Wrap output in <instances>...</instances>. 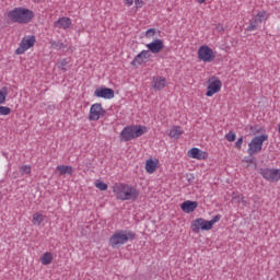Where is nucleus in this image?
<instances>
[{"instance_id": "f257e3e1", "label": "nucleus", "mask_w": 280, "mask_h": 280, "mask_svg": "<svg viewBox=\"0 0 280 280\" xmlns=\"http://www.w3.org/2000/svg\"><path fill=\"white\" fill-rule=\"evenodd\" d=\"M113 192L115 194L116 199L121 200L122 202L127 200L136 202V200H139L140 196L139 189L128 184H115L113 186Z\"/></svg>"}, {"instance_id": "f03ea898", "label": "nucleus", "mask_w": 280, "mask_h": 280, "mask_svg": "<svg viewBox=\"0 0 280 280\" xmlns=\"http://www.w3.org/2000/svg\"><path fill=\"white\" fill-rule=\"evenodd\" d=\"M8 19L11 23L27 25V23H32V20L34 19V11L23 7H18L8 12Z\"/></svg>"}, {"instance_id": "7ed1b4c3", "label": "nucleus", "mask_w": 280, "mask_h": 280, "mask_svg": "<svg viewBox=\"0 0 280 280\" xmlns=\"http://www.w3.org/2000/svg\"><path fill=\"white\" fill-rule=\"evenodd\" d=\"M137 233L132 231H124L119 230L116 231L109 238V246L112 248H119V246H124V244H127L128 242H132V240H136Z\"/></svg>"}, {"instance_id": "20e7f679", "label": "nucleus", "mask_w": 280, "mask_h": 280, "mask_svg": "<svg viewBox=\"0 0 280 280\" xmlns=\"http://www.w3.org/2000/svg\"><path fill=\"white\" fill-rule=\"evenodd\" d=\"M148 132V127L141 125H132L125 127L120 132V141H132L138 137H143Z\"/></svg>"}, {"instance_id": "39448f33", "label": "nucleus", "mask_w": 280, "mask_h": 280, "mask_svg": "<svg viewBox=\"0 0 280 280\" xmlns=\"http://www.w3.org/2000/svg\"><path fill=\"white\" fill-rule=\"evenodd\" d=\"M264 141H268V135H260L254 137L248 144L247 154H249V156H255V154H259V152L264 148Z\"/></svg>"}, {"instance_id": "423d86ee", "label": "nucleus", "mask_w": 280, "mask_h": 280, "mask_svg": "<svg viewBox=\"0 0 280 280\" xmlns=\"http://www.w3.org/2000/svg\"><path fill=\"white\" fill-rule=\"evenodd\" d=\"M36 45V36L30 35L26 37H23L20 46L18 49H15L16 56H23V52L27 51V49H31V47H34Z\"/></svg>"}, {"instance_id": "0eeeda50", "label": "nucleus", "mask_w": 280, "mask_h": 280, "mask_svg": "<svg viewBox=\"0 0 280 280\" xmlns=\"http://www.w3.org/2000/svg\"><path fill=\"white\" fill-rule=\"evenodd\" d=\"M260 175L269 183H279L280 168H260Z\"/></svg>"}, {"instance_id": "6e6552de", "label": "nucleus", "mask_w": 280, "mask_h": 280, "mask_svg": "<svg viewBox=\"0 0 280 280\" xmlns=\"http://www.w3.org/2000/svg\"><path fill=\"white\" fill-rule=\"evenodd\" d=\"M198 58L202 62H213L215 60V52L209 46H201L198 50Z\"/></svg>"}, {"instance_id": "1a4fd4ad", "label": "nucleus", "mask_w": 280, "mask_h": 280, "mask_svg": "<svg viewBox=\"0 0 280 280\" xmlns=\"http://www.w3.org/2000/svg\"><path fill=\"white\" fill-rule=\"evenodd\" d=\"M200 229L201 231H211L213 228L211 226V223L203 218L195 219L191 222L192 233H200Z\"/></svg>"}, {"instance_id": "9d476101", "label": "nucleus", "mask_w": 280, "mask_h": 280, "mask_svg": "<svg viewBox=\"0 0 280 280\" xmlns=\"http://www.w3.org/2000/svg\"><path fill=\"white\" fill-rule=\"evenodd\" d=\"M209 85L207 88V97H213L215 93H220V90L222 89V81L215 77H212L209 80Z\"/></svg>"}, {"instance_id": "9b49d317", "label": "nucleus", "mask_w": 280, "mask_h": 280, "mask_svg": "<svg viewBox=\"0 0 280 280\" xmlns=\"http://www.w3.org/2000/svg\"><path fill=\"white\" fill-rule=\"evenodd\" d=\"M106 115V109L102 108V103H95L90 108V121H97L100 117Z\"/></svg>"}, {"instance_id": "f8f14e48", "label": "nucleus", "mask_w": 280, "mask_h": 280, "mask_svg": "<svg viewBox=\"0 0 280 280\" xmlns=\"http://www.w3.org/2000/svg\"><path fill=\"white\" fill-rule=\"evenodd\" d=\"M95 97H102L103 100H113L115 97V91L110 88H97L94 91Z\"/></svg>"}, {"instance_id": "ddd939ff", "label": "nucleus", "mask_w": 280, "mask_h": 280, "mask_svg": "<svg viewBox=\"0 0 280 280\" xmlns=\"http://www.w3.org/2000/svg\"><path fill=\"white\" fill-rule=\"evenodd\" d=\"M264 21H266V12H259L255 19L250 21L249 25L247 26V32H255V30H257V27H259Z\"/></svg>"}, {"instance_id": "4468645a", "label": "nucleus", "mask_w": 280, "mask_h": 280, "mask_svg": "<svg viewBox=\"0 0 280 280\" xmlns=\"http://www.w3.org/2000/svg\"><path fill=\"white\" fill-rule=\"evenodd\" d=\"M188 156L190 159H197V161H207V159H209V153L198 148H192L188 151Z\"/></svg>"}, {"instance_id": "2eb2a0df", "label": "nucleus", "mask_w": 280, "mask_h": 280, "mask_svg": "<svg viewBox=\"0 0 280 280\" xmlns=\"http://www.w3.org/2000/svg\"><path fill=\"white\" fill-rule=\"evenodd\" d=\"M165 44H163V39H154L153 42L147 44V49L151 51V54H161Z\"/></svg>"}, {"instance_id": "dca6fc26", "label": "nucleus", "mask_w": 280, "mask_h": 280, "mask_svg": "<svg viewBox=\"0 0 280 280\" xmlns=\"http://www.w3.org/2000/svg\"><path fill=\"white\" fill-rule=\"evenodd\" d=\"M148 58H150V50H142L133 58L130 65L131 67H137V65L141 66L145 60H148Z\"/></svg>"}, {"instance_id": "f3484780", "label": "nucleus", "mask_w": 280, "mask_h": 280, "mask_svg": "<svg viewBox=\"0 0 280 280\" xmlns=\"http://www.w3.org/2000/svg\"><path fill=\"white\" fill-rule=\"evenodd\" d=\"M180 209L182 211H184V213H194V210L198 209V201H191V200L184 201L180 205Z\"/></svg>"}, {"instance_id": "a211bd4d", "label": "nucleus", "mask_w": 280, "mask_h": 280, "mask_svg": "<svg viewBox=\"0 0 280 280\" xmlns=\"http://www.w3.org/2000/svg\"><path fill=\"white\" fill-rule=\"evenodd\" d=\"M54 27H58L59 30H69V27H71V19L60 18L54 23Z\"/></svg>"}, {"instance_id": "6ab92c4d", "label": "nucleus", "mask_w": 280, "mask_h": 280, "mask_svg": "<svg viewBox=\"0 0 280 280\" xmlns=\"http://www.w3.org/2000/svg\"><path fill=\"white\" fill-rule=\"evenodd\" d=\"M166 84H167V80H165V78L163 77L153 78V88L155 89V91H163Z\"/></svg>"}, {"instance_id": "aec40b11", "label": "nucleus", "mask_w": 280, "mask_h": 280, "mask_svg": "<svg viewBox=\"0 0 280 280\" xmlns=\"http://www.w3.org/2000/svg\"><path fill=\"white\" fill-rule=\"evenodd\" d=\"M69 62H71L70 58L59 59V61L57 62V68L59 69V71L67 73V71H69Z\"/></svg>"}, {"instance_id": "412c9836", "label": "nucleus", "mask_w": 280, "mask_h": 280, "mask_svg": "<svg viewBox=\"0 0 280 280\" xmlns=\"http://www.w3.org/2000/svg\"><path fill=\"white\" fill-rule=\"evenodd\" d=\"M57 172H59L60 176H65L66 174H68V176H72L73 175V166L58 165Z\"/></svg>"}, {"instance_id": "4be33fe9", "label": "nucleus", "mask_w": 280, "mask_h": 280, "mask_svg": "<svg viewBox=\"0 0 280 280\" xmlns=\"http://www.w3.org/2000/svg\"><path fill=\"white\" fill-rule=\"evenodd\" d=\"M156 165H159V163L154 162V160L152 159L147 160L145 170L148 174H154V172H156Z\"/></svg>"}, {"instance_id": "5701e85b", "label": "nucleus", "mask_w": 280, "mask_h": 280, "mask_svg": "<svg viewBox=\"0 0 280 280\" xmlns=\"http://www.w3.org/2000/svg\"><path fill=\"white\" fill-rule=\"evenodd\" d=\"M40 261H42L43 266H49V264H51V261H54V254H51L49 252L43 254Z\"/></svg>"}, {"instance_id": "b1692460", "label": "nucleus", "mask_w": 280, "mask_h": 280, "mask_svg": "<svg viewBox=\"0 0 280 280\" xmlns=\"http://www.w3.org/2000/svg\"><path fill=\"white\" fill-rule=\"evenodd\" d=\"M180 135H183V130L180 129V126L173 127L168 132V136L172 137V139H178Z\"/></svg>"}, {"instance_id": "393cba45", "label": "nucleus", "mask_w": 280, "mask_h": 280, "mask_svg": "<svg viewBox=\"0 0 280 280\" xmlns=\"http://www.w3.org/2000/svg\"><path fill=\"white\" fill-rule=\"evenodd\" d=\"M51 49H55L56 51H60V49L65 48V44L62 40H50Z\"/></svg>"}, {"instance_id": "a878e982", "label": "nucleus", "mask_w": 280, "mask_h": 280, "mask_svg": "<svg viewBox=\"0 0 280 280\" xmlns=\"http://www.w3.org/2000/svg\"><path fill=\"white\" fill-rule=\"evenodd\" d=\"M7 97H8V88L3 86L0 90V104H5Z\"/></svg>"}, {"instance_id": "bb28decb", "label": "nucleus", "mask_w": 280, "mask_h": 280, "mask_svg": "<svg viewBox=\"0 0 280 280\" xmlns=\"http://www.w3.org/2000/svg\"><path fill=\"white\" fill-rule=\"evenodd\" d=\"M42 223H43V214L35 213L33 215V224H35L36 226H40Z\"/></svg>"}, {"instance_id": "cd10ccee", "label": "nucleus", "mask_w": 280, "mask_h": 280, "mask_svg": "<svg viewBox=\"0 0 280 280\" xmlns=\"http://www.w3.org/2000/svg\"><path fill=\"white\" fill-rule=\"evenodd\" d=\"M95 188L100 189V191H106V189H108V184H106L104 182H96Z\"/></svg>"}, {"instance_id": "c85d7f7f", "label": "nucleus", "mask_w": 280, "mask_h": 280, "mask_svg": "<svg viewBox=\"0 0 280 280\" xmlns=\"http://www.w3.org/2000/svg\"><path fill=\"white\" fill-rule=\"evenodd\" d=\"M236 137H237V136H236L235 132H233V131H230L229 133L225 135L226 141H230V143H232L233 141H235Z\"/></svg>"}, {"instance_id": "c756f323", "label": "nucleus", "mask_w": 280, "mask_h": 280, "mask_svg": "<svg viewBox=\"0 0 280 280\" xmlns=\"http://www.w3.org/2000/svg\"><path fill=\"white\" fill-rule=\"evenodd\" d=\"M10 113H12V109L10 107L0 105V115L5 116V115H10Z\"/></svg>"}, {"instance_id": "7c9ffc66", "label": "nucleus", "mask_w": 280, "mask_h": 280, "mask_svg": "<svg viewBox=\"0 0 280 280\" xmlns=\"http://www.w3.org/2000/svg\"><path fill=\"white\" fill-rule=\"evenodd\" d=\"M243 163H249L252 165H257V159L255 158H249V156H245L243 159Z\"/></svg>"}, {"instance_id": "2f4dec72", "label": "nucleus", "mask_w": 280, "mask_h": 280, "mask_svg": "<svg viewBox=\"0 0 280 280\" xmlns=\"http://www.w3.org/2000/svg\"><path fill=\"white\" fill-rule=\"evenodd\" d=\"M220 220H222V215L221 214H217L214 215L209 222H210V226L213 228V224H215L217 222H220Z\"/></svg>"}, {"instance_id": "473e14b6", "label": "nucleus", "mask_w": 280, "mask_h": 280, "mask_svg": "<svg viewBox=\"0 0 280 280\" xmlns=\"http://www.w3.org/2000/svg\"><path fill=\"white\" fill-rule=\"evenodd\" d=\"M155 34H156V30H154V28H149V30L145 32L147 38H152V36H154Z\"/></svg>"}, {"instance_id": "72a5a7b5", "label": "nucleus", "mask_w": 280, "mask_h": 280, "mask_svg": "<svg viewBox=\"0 0 280 280\" xmlns=\"http://www.w3.org/2000/svg\"><path fill=\"white\" fill-rule=\"evenodd\" d=\"M242 143H244V137L238 138L235 142L236 150H242Z\"/></svg>"}, {"instance_id": "f704fd0d", "label": "nucleus", "mask_w": 280, "mask_h": 280, "mask_svg": "<svg viewBox=\"0 0 280 280\" xmlns=\"http://www.w3.org/2000/svg\"><path fill=\"white\" fill-rule=\"evenodd\" d=\"M21 172H23L24 174H32V166L24 165L21 167Z\"/></svg>"}, {"instance_id": "c9c22d12", "label": "nucleus", "mask_w": 280, "mask_h": 280, "mask_svg": "<svg viewBox=\"0 0 280 280\" xmlns=\"http://www.w3.org/2000/svg\"><path fill=\"white\" fill-rule=\"evenodd\" d=\"M135 3L137 8H142L143 7V0H135Z\"/></svg>"}, {"instance_id": "e433bc0d", "label": "nucleus", "mask_w": 280, "mask_h": 280, "mask_svg": "<svg viewBox=\"0 0 280 280\" xmlns=\"http://www.w3.org/2000/svg\"><path fill=\"white\" fill-rule=\"evenodd\" d=\"M188 183H194V174L186 175Z\"/></svg>"}, {"instance_id": "4c0bfd02", "label": "nucleus", "mask_w": 280, "mask_h": 280, "mask_svg": "<svg viewBox=\"0 0 280 280\" xmlns=\"http://www.w3.org/2000/svg\"><path fill=\"white\" fill-rule=\"evenodd\" d=\"M126 5L130 7L135 3V0H125Z\"/></svg>"}, {"instance_id": "58836bf2", "label": "nucleus", "mask_w": 280, "mask_h": 280, "mask_svg": "<svg viewBox=\"0 0 280 280\" xmlns=\"http://www.w3.org/2000/svg\"><path fill=\"white\" fill-rule=\"evenodd\" d=\"M207 0H197L198 3H205Z\"/></svg>"}, {"instance_id": "ea45409f", "label": "nucleus", "mask_w": 280, "mask_h": 280, "mask_svg": "<svg viewBox=\"0 0 280 280\" xmlns=\"http://www.w3.org/2000/svg\"><path fill=\"white\" fill-rule=\"evenodd\" d=\"M278 132H279V135H280V124H279V129H278Z\"/></svg>"}]
</instances>
